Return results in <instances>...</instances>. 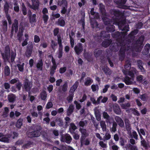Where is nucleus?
Masks as SVG:
<instances>
[{"mask_svg": "<svg viewBox=\"0 0 150 150\" xmlns=\"http://www.w3.org/2000/svg\"><path fill=\"white\" fill-rule=\"evenodd\" d=\"M131 65L129 62H127L125 66V70H123V72L126 75H129L131 77L130 78L128 76H126L124 80L125 83L127 85H130L133 83L134 81V74L135 73V69L133 68H131L129 71L128 69L130 67Z\"/></svg>", "mask_w": 150, "mask_h": 150, "instance_id": "1", "label": "nucleus"}, {"mask_svg": "<svg viewBox=\"0 0 150 150\" xmlns=\"http://www.w3.org/2000/svg\"><path fill=\"white\" fill-rule=\"evenodd\" d=\"M18 135L17 133L13 132L11 133V135L9 134L8 136H4L1 133H0V137L1 138L0 139V141L5 142H9V139H10L11 138L14 139L16 137H17Z\"/></svg>", "mask_w": 150, "mask_h": 150, "instance_id": "2", "label": "nucleus"}, {"mask_svg": "<svg viewBox=\"0 0 150 150\" xmlns=\"http://www.w3.org/2000/svg\"><path fill=\"white\" fill-rule=\"evenodd\" d=\"M94 9L92 8L91 11V15L94 16V19H93L91 21V24L93 28L98 27V24L95 21V19H98L99 18L98 13H95L94 11Z\"/></svg>", "mask_w": 150, "mask_h": 150, "instance_id": "3", "label": "nucleus"}, {"mask_svg": "<svg viewBox=\"0 0 150 150\" xmlns=\"http://www.w3.org/2000/svg\"><path fill=\"white\" fill-rule=\"evenodd\" d=\"M58 42L59 45L58 50L57 52L56 56L59 58H61L62 55L63 46L62 44V39L61 38L57 36Z\"/></svg>", "mask_w": 150, "mask_h": 150, "instance_id": "4", "label": "nucleus"}, {"mask_svg": "<svg viewBox=\"0 0 150 150\" xmlns=\"http://www.w3.org/2000/svg\"><path fill=\"white\" fill-rule=\"evenodd\" d=\"M32 5L31 6L30 4H28V6L32 8L34 10H36L39 7V3L38 0H32Z\"/></svg>", "mask_w": 150, "mask_h": 150, "instance_id": "5", "label": "nucleus"}, {"mask_svg": "<svg viewBox=\"0 0 150 150\" xmlns=\"http://www.w3.org/2000/svg\"><path fill=\"white\" fill-rule=\"evenodd\" d=\"M9 5L7 2L5 3L4 6V10L6 14V18L8 19L9 24H11V23L10 18L9 15L8 14V13L9 8Z\"/></svg>", "mask_w": 150, "mask_h": 150, "instance_id": "6", "label": "nucleus"}, {"mask_svg": "<svg viewBox=\"0 0 150 150\" xmlns=\"http://www.w3.org/2000/svg\"><path fill=\"white\" fill-rule=\"evenodd\" d=\"M71 138L68 134H66L64 136H62L61 139L62 142H65L67 143H69L71 140Z\"/></svg>", "mask_w": 150, "mask_h": 150, "instance_id": "7", "label": "nucleus"}, {"mask_svg": "<svg viewBox=\"0 0 150 150\" xmlns=\"http://www.w3.org/2000/svg\"><path fill=\"white\" fill-rule=\"evenodd\" d=\"M74 50L76 53L79 54L82 52L83 50V47L82 44L80 43L78 44L74 47Z\"/></svg>", "mask_w": 150, "mask_h": 150, "instance_id": "8", "label": "nucleus"}, {"mask_svg": "<svg viewBox=\"0 0 150 150\" xmlns=\"http://www.w3.org/2000/svg\"><path fill=\"white\" fill-rule=\"evenodd\" d=\"M10 50L9 47H6L4 53L2 54L3 58L5 60H8L9 58Z\"/></svg>", "mask_w": 150, "mask_h": 150, "instance_id": "9", "label": "nucleus"}, {"mask_svg": "<svg viewBox=\"0 0 150 150\" xmlns=\"http://www.w3.org/2000/svg\"><path fill=\"white\" fill-rule=\"evenodd\" d=\"M32 86V84L31 82L29 81L28 80L25 81L24 85V88L27 91H29L31 88Z\"/></svg>", "mask_w": 150, "mask_h": 150, "instance_id": "10", "label": "nucleus"}, {"mask_svg": "<svg viewBox=\"0 0 150 150\" xmlns=\"http://www.w3.org/2000/svg\"><path fill=\"white\" fill-rule=\"evenodd\" d=\"M40 131H35L33 132H30L28 133V136L30 137H38L40 135Z\"/></svg>", "mask_w": 150, "mask_h": 150, "instance_id": "11", "label": "nucleus"}, {"mask_svg": "<svg viewBox=\"0 0 150 150\" xmlns=\"http://www.w3.org/2000/svg\"><path fill=\"white\" fill-rule=\"evenodd\" d=\"M23 23H21L20 24L19 26V31L21 33H20L18 34V39L21 41V37L22 35V33L23 30L24 29V27L23 26Z\"/></svg>", "mask_w": 150, "mask_h": 150, "instance_id": "12", "label": "nucleus"}, {"mask_svg": "<svg viewBox=\"0 0 150 150\" xmlns=\"http://www.w3.org/2000/svg\"><path fill=\"white\" fill-rule=\"evenodd\" d=\"M115 120L119 125L121 127L124 126V122L122 119L119 117L117 116L115 117Z\"/></svg>", "mask_w": 150, "mask_h": 150, "instance_id": "13", "label": "nucleus"}, {"mask_svg": "<svg viewBox=\"0 0 150 150\" xmlns=\"http://www.w3.org/2000/svg\"><path fill=\"white\" fill-rule=\"evenodd\" d=\"M18 29V21L16 20H15L14 23H13L12 27V31L15 30L16 32Z\"/></svg>", "mask_w": 150, "mask_h": 150, "instance_id": "14", "label": "nucleus"}, {"mask_svg": "<svg viewBox=\"0 0 150 150\" xmlns=\"http://www.w3.org/2000/svg\"><path fill=\"white\" fill-rule=\"evenodd\" d=\"M114 111L117 114L120 113L121 110L117 104H115L113 106Z\"/></svg>", "mask_w": 150, "mask_h": 150, "instance_id": "15", "label": "nucleus"}, {"mask_svg": "<svg viewBox=\"0 0 150 150\" xmlns=\"http://www.w3.org/2000/svg\"><path fill=\"white\" fill-rule=\"evenodd\" d=\"M108 99L107 97H103L102 96H100L97 99V102L99 103L100 102V100H101V102L104 103L106 102L108 100Z\"/></svg>", "mask_w": 150, "mask_h": 150, "instance_id": "16", "label": "nucleus"}, {"mask_svg": "<svg viewBox=\"0 0 150 150\" xmlns=\"http://www.w3.org/2000/svg\"><path fill=\"white\" fill-rule=\"evenodd\" d=\"M58 4L60 6H65L67 7V1L65 0H62L59 1Z\"/></svg>", "mask_w": 150, "mask_h": 150, "instance_id": "17", "label": "nucleus"}, {"mask_svg": "<svg viewBox=\"0 0 150 150\" xmlns=\"http://www.w3.org/2000/svg\"><path fill=\"white\" fill-rule=\"evenodd\" d=\"M60 16V15L59 13H55L53 12L52 13L51 16L50 17V18L52 20L55 19L59 18Z\"/></svg>", "mask_w": 150, "mask_h": 150, "instance_id": "18", "label": "nucleus"}, {"mask_svg": "<svg viewBox=\"0 0 150 150\" xmlns=\"http://www.w3.org/2000/svg\"><path fill=\"white\" fill-rule=\"evenodd\" d=\"M78 84V82H76L74 85L71 87L70 90V92L73 93L75 90L77 88Z\"/></svg>", "mask_w": 150, "mask_h": 150, "instance_id": "19", "label": "nucleus"}, {"mask_svg": "<svg viewBox=\"0 0 150 150\" xmlns=\"http://www.w3.org/2000/svg\"><path fill=\"white\" fill-rule=\"evenodd\" d=\"M57 23L61 26H64L65 24V22L63 19L60 18L57 22Z\"/></svg>", "mask_w": 150, "mask_h": 150, "instance_id": "20", "label": "nucleus"}, {"mask_svg": "<svg viewBox=\"0 0 150 150\" xmlns=\"http://www.w3.org/2000/svg\"><path fill=\"white\" fill-rule=\"evenodd\" d=\"M99 8L100 11L102 13V14L103 15H105V10L104 9V6L101 4H99Z\"/></svg>", "mask_w": 150, "mask_h": 150, "instance_id": "21", "label": "nucleus"}, {"mask_svg": "<svg viewBox=\"0 0 150 150\" xmlns=\"http://www.w3.org/2000/svg\"><path fill=\"white\" fill-rule=\"evenodd\" d=\"M57 67V64L53 65L50 71V74H51L52 75L54 74Z\"/></svg>", "mask_w": 150, "mask_h": 150, "instance_id": "22", "label": "nucleus"}, {"mask_svg": "<svg viewBox=\"0 0 150 150\" xmlns=\"http://www.w3.org/2000/svg\"><path fill=\"white\" fill-rule=\"evenodd\" d=\"M74 109V106L72 105H71L69 106L67 111V114L68 115H70Z\"/></svg>", "mask_w": 150, "mask_h": 150, "instance_id": "23", "label": "nucleus"}, {"mask_svg": "<svg viewBox=\"0 0 150 150\" xmlns=\"http://www.w3.org/2000/svg\"><path fill=\"white\" fill-rule=\"evenodd\" d=\"M137 131L139 133V134L140 136V138H141V139H142V135H141V134H142V135H143L144 136L145 135V133L144 131L142 129H140L139 130V129L138 128H137Z\"/></svg>", "mask_w": 150, "mask_h": 150, "instance_id": "24", "label": "nucleus"}, {"mask_svg": "<svg viewBox=\"0 0 150 150\" xmlns=\"http://www.w3.org/2000/svg\"><path fill=\"white\" fill-rule=\"evenodd\" d=\"M23 120V119H19L18 120L16 124V127H17L18 128L21 127L22 125V122Z\"/></svg>", "mask_w": 150, "mask_h": 150, "instance_id": "25", "label": "nucleus"}, {"mask_svg": "<svg viewBox=\"0 0 150 150\" xmlns=\"http://www.w3.org/2000/svg\"><path fill=\"white\" fill-rule=\"evenodd\" d=\"M8 98L10 102H12L15 100L16 97L14 95L11 94L8 96Z\"/></svg>", "mask_w": 150, "mask_h": 150, "instance_id": "26", "label": "nucleus"}, {"mask_svg": "<svg viewBox=\"0 0 150 150\" xmlns=\"http://www.w3.org/2000/svg\"><path fill=\"white\" fill-rule=\"evenodd\" d=\"M103 71L106 74H111V72L109 69L107 67H105L102 69Z\"/></svg>", "mask_w": 150, "mask_h": 150, "instance_id": "27", "label": "nucleus"}, {"mask_svg": "<svg viewBox=\"0 0 150 150\" xmlns=\"http://www.w3.org/2000/svg\"><path fill=\"white\" fill-rule=\"evenodd\" d=\"M80 130L82 134V136L83 137H85L88 134L86 132V129L81 128L80 129Z\"/></svg>", "mask_w": 150, "mask_h": 150, "instance_id": "28", "label": "nucleus"}, {"mask_svg": "<svg viewBox=\"0 0 150 150\" xmlns=\"http://www.w3.org/2000/svg\"><path fill=\"white\" fill-rule=\"evenodd\" d=\"M100 125L102 127L103 130L105 131L106 130V126L105 122L104 121H102L100 122Z\"/></svg>", "mask_w": 150, "mask_h": 150, "instance_id": "29", "label": "nucleus"}, {"mask_svg": "<svg viewBox=\"0 0 150 150\" xmlns=\"http://www.w3.org/2000/svg\"><path fill=\"white\" fill-rule=\"evenodd\" d=\"M144 39V37L143 36H142L140 38L139 40L137 41V44H139V45L140 46V48H141L143 46L142 45V43L143 42Z\"/></svg>", "mask_w": 150, "mask_h": 150, "instance_id": "30", "label": "nucleus"}, {"mask_svg": "<svg viewBox=\"0 0 150 150\" xmlns=\"http://www.w3.org/2000/svg\"><path fill=\"white\" fill-rule=\"evenodd\" d=\"M92 79L90 78H88L86 79L85 84L86 86L90 85L92 83Z\"/></svg>", "mask_w": 150, "mask_h": 150, "instance_id": "31", "label": "nucleus"}, {"mask_svg": "<svg viewBox=\"0 0 150 150\" xmlns=\"http://www.w3.org/2000/svg\"><path fill=\"white\" fill-rule=\"evenodd\" d=\"M40 97L42 99L44 100L46 98V94L45 91H43L40 94Z\"/></svg>", "mask_w": 150, "mask_h": 150, "instance_id": "32", "label": "nucleus"}, {"mask_svg": "<svg viewBox=\"0 0 150 150\" xmlns=\"http://www.w3.org/2000/svg\"><path fill=\"white\" fill-rule=\"evenodd\" d=\"M57 44L55 41L52 40L51 44V47L52 49L54 50H55L57 46Z\"/></svg>", "mask_w": 150, "mask_h": 150, "instance_id": "33", "label": "nucleus"}, {"mask_svg": "<svg viewBox=\"0 0 150 150\" xmlns=\"http://www.w3.org/2000/svg\"><path fill=\"white\" fill-rule=\"evenodd\" d=\"M24 63H23L21 64H18L17 66L18 67L19 70L21 71H23V67Z\"/></svg>", "mask_w": 150, "mask_h": 150, "instance_id": "34", "label": "nucleus"}, {"mask_svg": "<svg viewBox=\"0 0 150 150\" xmlns=\"http://www.w3.org/2000/svg\"><path fill=\"white\" fill-rule=\"evenodd\" d=\"M21 7L23 14L24 15H26L27 14L26 8L24 4L23 3L22 4Z\"/></svg>", "mask_w": 150, "mask_h": 150, "instance_id": "35", "label": "nucleus"}, {"mask_svg": "<svg viewBox=\"0 0 150 150\" xmlns=\"http://www.w3.org/2000/svg\"><path fill=\"white\" fill-rule=\"evenodd\" d=\"M125 122L127 129L128 131H130L131 129V128L130 127V124L128 122V120L127 119L125 120Z\"/></svg>", "mask_w": 150, "mask_h": 150, "instance_id": "36", "label": "nucleus"}, {"mask_svg": "<svg viewBox=\"0 0 150 150\" xmlns=\"http://www.w3.org/2000/svg\"><path fill=\"white\" fill-rule=\"evenodd\" d=\"M122 108L124 109H126L130 107V104L129 103L127 104H122L121 105Z\"/></svg>", "mask_w": 150, "mask_h": 150, "instance_id": "37", "label": "nucleus"}, {"mask_svg": "<svg viewBox=\"0 0 150 150\" xmlns=\"http://www.w3.org/2000/svg\"><path fill=\"white\" fill-rule=\"evenodd\" d=\"M42 66V60L40 61L37 65V68L40 70H41Z\"/></svg>", "mask_w": 150, "mask_h": 150, "instance_id": "38", "label": "nucleus"}, {"mask_svg": "<svg viewBox=\"0 0 150 150\" xmlns=\"http://www.w3.org/2000/svg\"><path fill=\"white\" fill-rule=\"evenodd\" d=\"M95 113L97 120L98 121L100 120V115L99 112H97V111L95 110Z\"/></svg>", "mask_w": 150, "mask_h": 150, "instance_id": "39", "label": "nucleus"}, {"mask_svg": "<svg viewBox=\"0 0 150 150\" xmlns=\"http://www.w3.org/2000/svg\"><path fill=\"white\" fill-rule=\"evenodd\" d=\"M112 141H110V143H109V145L110 146L112 147V149L113 150H118V148L117 146L115 144H113L112 145Z\"/></svg>", "mask_w": 150, "mask_h": 150, "instance_id": "40", "label": "nucleus"}, {"mask_svg": "<svg viewBox=\"0 0 150 150\" xmlns=\"http://www.w3.org/2000/svg\"><path fill=\"white\" fill-rule=\"evenodd\" d=\"M36 15L33 14L30 18V22L31 23H33L35 21Z\"/></svg>", "mask_w": 150, "mask_h": 150, "instance_id": "41", "label": "nucleus"}, {"mask_svg": "<svg viewBox=\"0 0 150 150\" xmlns=\"http://www.w3.org/2000/svg\"><path fill=\"white\" fill-rule=\"evenodd\" d=\"M102 19L105 24L107 25L110 23V22L109 21V19L107 17L102 18Z\"/></svg>", "mask_w": 150, "mask_h": 150, "instance_id": "42", "label": "nucleus"}, {"mask_svg": "<svg viewBox=\"0 0 150 150\" xmlns=\"http://www.w3.org/2000/svg\"><path fill=\"white\" fill-rule=\"evenodd\" d=\"M117 124L115 122H114L113 123V125L111 129V131L112 132H115L116 130V127Z\"/></svg>", "mask_w": 150, "mask_h": 150, "instance_id": "43", "label": "nucleus"}, {"mask_svg": "<svg viewBox=\"0 0 150 150\" xmlns=\"http://www.w3.org/2000/svg\"><path fill=\"white\" fill-rule=\"evenodd\" d=\"M5 73L6 75H8L10 74V69L8 66H6L5 67Z\"/></svg>", "mask_w": 150, "mask_h": 150, "instance_id": "44", "label": "nucleus"}, {"mask_svg": "<svg viewBox=\"0 0 150 150\" xmlns=\"http://www.w3.org/2000/svg\"><path fill=\"white\" fill-rule=\"evenodd\" d=\"M150 48V45L149 44H146L145 47V49L146 50V52L145 53V54H146L149 52V50Z\"/></svg>", "mask_w": 150, "mask_h": 150, "instance_id": "45", "label": "nucleus"}, {"mask_svg": "<svg viewBox=\"0 0 150 150\" xmlns=\"http://www.w3.org/2000/svg\"><path fill=\"white\" fill-rule=\"evenodd\" d=\"M111 137V136L108 132H107L105 134V135L104 137V140H108Z\"/></svg>", "mask_w": 150, "mask_h": 150, "instance_id": "46", "label": "nucleus"}, {"mask_svg": "<svg viewBox=\"0 0 150 150\" xmlns=\"http://www.w3.org/2000/svg\"><path fill=\"white\" fill-rule=\"evenodd\" d=\"M70 42L71 45V46L72 47H74V38L73 37H72L71 35H70Z\"/></svg>", "mask_w": 150, "mask_h": 150, "instance_id": "47", "label": "nucleus"}, {"mask_svg": "<svg viewBox=\"0 0 150 150\" xmlns=\"http://www.w3.org/2000/svg\"><path fill=\"white\" fill-rule=\"evenodd\" d=\"M81 145H83V144L86 145H88L89 144L90 141L88 139H86L85 141H84L83 140H81Z\"/></svg>", "mask_w": 150, "mask_h": 150, "instance_id": "48", "label": "nucleus"}, {"mask_svg": "<svg viewBox=\"0 0 150 150\" xmlns=\"http://www.w3.org/2000/svg\"><path fill=\"white\" fill-rule=\"evenodd\" d=\"M142 139H141V142L142 145L144 147L146 148L148 147L147 144L146 143V142L143 139V137L142 138Z\"/></svg>", "mask_w": 150, "mask_h": 150, "instance_id": "49", "label": "nucleus"}, {"mask_svg": "<svg viewBox=\"0 0 150 150\" xmlns=\"http://www.w3.org/2000/svg\"><path fill=\"white\" fill-rule=\"evenodd\" d=\"M16 54L15 52H11V62H13L14 61V59L16 56Z\"/></svg>", "mask_w": 150, "mask_h": 150, "instance_id": "50", "label": "nucleus"}, {"mask_svg": "<svg viewBox=\"0 0 150 150\" xmlns=\"http://www.w3.org/2000/svg\"><path fill=\"white\" fill-rule=\"evenodd\" d=\"M40 39L39 37L37 35H35L34 37V41L36 43H38L40 42Z\"/></svg>", "mask_w": 150, "mask_h": 150, "instance_id": "51", "label": "nucleus"}, {"mask_svg": "<svg viewBox=\"0 0 150 150\" xmlns=\"http://www.w3.org/2000/svg\"><path fill=\"white\" fill-rule=\"evenodd\" d=\"M18 81V79L17 78H16L11 80L10 81V83L11 84H13L17 82Z\"/></svg>", "mask_w": 150, "mask_h": 150, "instance_id": "52", "label": "nucleus"}, {"mask_svg": "<svg viewBox=\"0 0 150 150\" xmlns=\"http://www.w3.org/2000/svg\"><path fill=\"white\" fill-rule=\"evenodd\" d=\"M14 10L18 12L19 11V6L16 3L14 4Z\"/></svg>", "mask_w": 150, "mask_h": 150, "instance_id": "53", "label": "nucleus"}, {"mask_svg": "<svg viewBox=\"0 0 150 150\" xmlns=\"http://www.w3.org/2000/svg\"><path fill=\"white\" fill-rule=\"evenodd\" d=\"M99 144L100 146L102 148H106L107 147L106 144L104 143V142L103 141H100L99 142Z\"/></svg>", "mask_w": 150, "mask_h": 150, "instance_id": "54", "label": "nucleus"}, {"mask_svg": "<svg viewBox=\"0 0 150 150\" xmlns=\"http://www.w3.org/2000/svg\"><path fill=\"white\" fill-rule=\"evenodd\" d=\"M76 129V126L73 123H71L70 125V131L71 132H72L71 129L73 130Z\"/></svg>", "mask_w": 150, "mask_h": 150, "instance_id": "55", "label": "nucleus"}, {"mask_svg": "<svg viewBox=\"0 0 150 150\" xmlns=\"http://www.w3.org/2000/svg\"><path fill=\"white\" fill-rule=\"evenodd\" d=\"M114 14L115 16L117 17H119L122 15L120 12L117 11H114Z\"/></svg>", "mask_w": 150, "mask_h": 150, "instance_id": "56", "label": "nucleus"}, {"mask_svg": "<svg viewBox=\"0 0 150 150\" xmlns=\"http://www.w3.org/2000/svg\"><path fill=\"white\" fill-rule=\"evenodd\" d=\"M86 3V1L85 0H81V2L78 3V5L80 7H81L84 5Z\"/></svg>", "mask_w": 150, "mask_h": 150, "instance_id": "57", "label": "nucleus"}, {"mask_svg": "<svg viewBox=\"0 0 150 150\" xmlns=\"http://www.w3.org/2000/svg\"><path fill=\"white\" fill-rule=\"evenodd\" d=\"M91 88L93 91H95L98 89V87L97 85H93L91 86Z\"/></svg>", "mask_w": 150, "mask_h": 150, "instance_id": "58", "label": "nucleus"}, {"mask_svg": "<svg viewBox=\"0 0 150 150\" xmlns=\"http://www.w3.org/2000/svg\"><path fill=\"white\" fill-rule=\"evenodd\" d=\"M118 26H119V28H120L121 29H122V30H125V31H127L129 30V28H128V26L126 27L125 28H123L122 29V28H121L122 26H121V25H120V23H118Z\"/></svg>", "mask_w": 150, "mask_h": 150, "instance_id": "59", "label": "nucleus"}, {"mask_svg": "<svg viewBox=\"0 0 150 150\" xmlns=\"http://www.w3.org/2000/svg\"><path fill=\"white\" fill-rule=\"evenodd\" d=\"M5 111L4 112L3 115L5 117H6L7 116V114L8 112V108L6 107L4 108Z\"/></svg>", "mask_w": 150, "mask_h": 150, "instance_id": "60", "label": "nucleus"}, {"mask_svg": "<svg viewBox=\"0 0 150 150\" xmlns=\"http://www.w3.org/2000/svg\"><path fill=\"white\" fill-rule=\"evenodd\" d=\"M16 88L18 89V90H20L21 86V83L19 81L16 84Z\"/></svg>", "mask_w": 150, "mask_h": 150, "instance_id": "61", "label": "nucleus"}, {"mask_svg": "<svg viewBox=\"0 0 150 150\" xmlns=\"http://www.w3.org/2000/svg\"><path fill=\"white\" fill-rule=\"evenodd\" d=\"M68 86L67 83H65L63 86L62 87V90L64 91H66L67 89Z\"/></svg>", "mask_w": 150, "mask_h": 150, "instance_id": "62", "label": "nucleus"}, {"mask_svg": "<svg viewBox=\"0 0 150 150\" xmlns=\"http://www.w3.org/2000/svg\"><path fill=\"white\" fill-rule=\"evenodd\" d=\"M43 18L45 23H46L48 18V16L46 14H44L43 15Z\"/></svg>", "mask_w": 150, "mask_h": 150, "instance_id": "63", "label": "nucleus"}, {"mask_svg": "<svg viewBox=\"0 0 150 150\" xmlns=\"http://www.w3.org/2000/svg\"><path fill=\"white\" fill-rule=\"evenodd\" d=\"M66 70V67L61 68L59 69V72L60 73H63L65 72Z\"/></svg>", "mask_w": 150, "mask_h": 150, "instance_id": "64", "label": "nucleus"}]
</instances>
